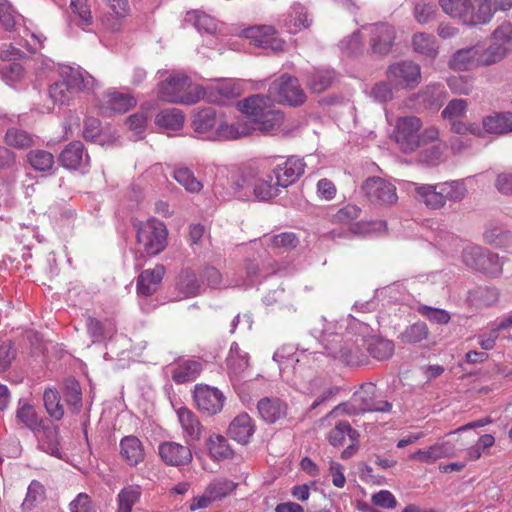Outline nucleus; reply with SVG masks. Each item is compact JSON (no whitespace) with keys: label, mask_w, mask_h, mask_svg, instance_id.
Segmentation results:
<instances>
[{"label":"nucleus","mask_w":512,"mask_h":512,"mask_svg":"<svg viewBox=\"0 0 512 512\" xmlns=\"http://www.w3.org/2000/svg\"><path fill=\"white\" fill-rule=\"evenodd\" d=\"M511 50V47L495 41V43L491 44L489 47L482 51L478 57V62L480 65L490 66L504 59L508 52Z\"/></svg>","instance_id":"58836bf2"},{"label":"nucleus","mask_w":512,"mask_h":512,"mask_svg":"<svg viewBox=\"0 0 512 512\" xmlns=\"http://www.w3.org/2000/svg\"><path fill=\"white\" fill-rule=\"evenodd\" d=\"M369 29L371 51L377 55H387L391 51L396 38L394 27L387 23H376L371 25Z\"/></svg>","instance_id":"ddd939ff"},{"label":"nucleus","mask_w":512,"mask_h":512,"mask_svg":"<svg viewBox=\"0 0 512 512\" xmlns=\"http://www.w3.org/2000/svg\"><path fill=\"white\" fill-rule=\"evenodd\" d=\"M418 158L419 162L428 166L438 165L443 159V149L440 144L424 145Z\"/></svg>","instance_id":"bf43d9fd"},{"label":"nucleus","mask_w":512,"mask_h":512,"mask_svg":"<svg viewBox=\"0 0 512 512\" xmlns=\"http://www.w3.org/2000/svg\"><path fill=\"white\" fill-rule=\"evenodd\" d=\"M461 257L465 266L474 271L488 276H498L502 272L503 261L497 254L482 247H467Z\"/></svg>","instance_id":"20e7f679"},{"label":"nucleus","mask_w":512,"mask_h":512,"mask_svg":"<svg viewBox=\"0 0 512 512\" xmlns=\"http://www.w3.org/2000/svg\"><path fill=\"white\" fill-rule=\"evenodd\" d=\"M107 106L105 110H110L114 113H125L136 105V100L126 93L120 92H109L107 93Z\"/></svg>","instance_id":"c9c22d12"},{"label":"nucleus","mask_w":512,"mask_h":512,"mask_svg":"<svg viewBox=\"0 0 512 512\" xmlns=\"http://www.w3.org/2000/svg\"><path fill=\"white\" fill-rule=\"evenodd\" d=\"M467 109V101L464 99H453L448 102L446 107L442 110L441 116L450 121L458 119L462 116Z\"/></svg>","instance_id":"69168bd1"},{"label":"nucleus","mask_w":512,"mask_h":512,"mask_svg":"<svg viewBox=\"0 0 512 512\" xmlns=\"http://www.w3.org/2000/svg\"><path fill=\"white\" fill-rule=\"evenodd\" d=\"M387 78L396 86L415 87L420 83V66L412 61H400L391 64L387 69Z\"/></svg>","instance_id":"f8f14e48"},{"label":"nucleus","mask_w":512,"mask_h":512,"mask_svg":"<svg viewBox=\"0 0 512 512\" xmlns=\"http://www.w3.org/2000/svg\"><path fill=\"white\" fill-rule=\"evenodd\" d=\"M269 183V180L257 175L252 169H238L230 172L226 184L220 182L216 187L222 186L225 190L221 194L223 199L235 197L239 200L266 201L275 197V186Z\"/></svg>","instance_id":"f257e3e1"},{"label":"nucleus","mask_w":512,"mask_h":512,"mask_svg":"<svg viewBox=\"0 0 512 512\" xmlns=\"http://www.w3.org/2000/svg\"><path fill=\"white\" fill-rule=\"evenodd\" d=\"M512 7V0H480L477 9L472 12L470 25H480L490 22L498 10H507Z\"/></svg>","instance_id":"a211bd4d"},{"label":"nucleus","mask_w":512,"mask_h":512,"mask_svg":"<svg viewBox=\"0 0 512 512\" xmlns=\"http://www.w3.org/2000/svg\"><path fill=\"white\" fill-rule=\"evenodd\" d=\"M70 9L74 15L72 21H75L78 27L85 30L92 24L93 17L87 0H70Z\"/></svg>","instance_id":"ea45409f"},{"label":"nucleus","mask_w":512,"mask_h":512,"mask_svg":"<svg viewBox=\"0 0 512 512\" xmlns=\"http://www.w3.org/2000/svg\"><path fill=\"white\" fill-rule=\"evenodd\" d=\"M421 120L415 116H407L397 121L395 141L404 153H411L420 147Z\"/></svg>","instance_id":"1a4fd4ad"},{"label":"nucleus","mask_w":512,"mask_h":512,"mask_svg":"<svg viewBox=\"0 0 512 512\" xmlns=\"http://www.w3.org/2000/svg\"><path fill=\"white\" fill-rule=\"evenodd\" d=\"M263 99L256 95L243 100V112L251 124V133L259 130L269 134L279 129L283 123L284 115L279 110H272L261 106Z\"/></svg>","instance_id":"f03ea898"},{"label":"nucleus","mask_w":512,"mask_h":512,"mask_svg":"<svg viewBox=\"0 0 512 512\" xmlns=\"http://www.w3.org/2000/svg\"><path fill=\"white\" fill-rule=\"evenodd\" d=\"M175 180L190 192H199L202 184L195 177L193 172L188 168H178L174 171Z\"/></svg>","instance_id":"13d9d810"},{"label":"nucleus","mask_w":512,"mask_h":512,"mask_svg":"<svg viewBox=\"0 0 512 512\" xmlns=\"http://www.w3.org/2000/svg\"><path fill=\"white\" fill-rule=\"evenodd\" d=\"M305 163L302 159L296 157L288 158L283 165H277L272 174H267L265 178L270 181V185L275 186V196L279 193V188H286L295 183L304 173Z\"/></svg>","instance_id":"0eeeda50"},{"label":"nucleus","mask_w":512,"mask_h":512,"mask_svg":"<svg viewBox=\"0 0 512 512\" xmlns=\"http://www.w3.org/2000/svg\"><path fill=\"white\" fill-rule=\"evenodd\" d=\"M165 274L163 265H156L153 269L142 271L137 278V292L142 296H150L156 292Z\"/></svg>","instance_id":"5701e85b"},{"label":"nucleus","mask_w":512,"mask_h":512,"mask_svg":"<svg viewBox=\"0 0 512 512\" xmlns=\"http://www.w3.org/2000/svg\"><path fill=\"white\" fill-rule=\"evenodd\" d=\"M436 13L437 7L432 3H417L414 7L415 19L420 24H426L432 21Z\"/></svg>","instance_id":"338daca9"},{"label":"nucleus","mask_w":512,"mask_h":512,"mask_svg":"<svg viewBox=\"0 0 512 512\" xmlns=\"http://www.w3.org/2000/svg\"><path fill=\"white\" fill-rule=\"evenodd\" d=\"M191 80L188 76H171L159 85V97L170 103L194 104L197 99L188 92Z\"/></svg>","instance_id":"423d86ee"},{"label":"nucleus","mask_w":512,"mask_h":512,"mask_svg":"<svg viewBox=\"0 0 512 512\" xmlns=\"http://www.w3.org/2000/svg\"><path fill=\"white\" fill-rule=\"evenodd\" d=\"M178 418L185 432L193 440H199L201 438L202 430L204 428L191 410L184 407L180 408L178 410Z\"/></svg>","instance_id":"f704fd0d"},{"label":"nucleus","mask_w":512,"mask_h":512,"mask_svg":"<svg viewBox=\"0 0 512 512\" xmlns=\"http://www.w3.org/2000/svg\"><path fill=\"white\" fill-rule=\"evenodd\" d=\"M268 96L278 103H285L298 107L305 103L307 96L297 77L283 74L275 79L269 86Z\"/></svg>","instance_id":"7ed1b4c3"},{"label":"nucleus","mask_w":512,"mask_h":512,"mask_svg":"<svg viewBox=\"0 0 512 512\" xmlns=\"http://www.w3.org/2000/svg\"><path fill=\"white\" fill-rule=\"evenodd\" d=\"M346 436H348L352 442H355L359 438V433L351 427L349 422L339 421L329 432L328 440L331 445L337 447L343 445Z\"/></svg>","instance_id":"4c0bfd02"},{"label":"nucleus","mask_w":512,"mask_h":512,"mask_svg":"<svg viewBox=\"0 0 512 512\" xmlns=\"http://www.w3.org/2000/svg\"><path fill=\"white\" fill-rule=\"evenodd\" d=\"M244 34L258 47L271 48L274 51L282 50V42L276 39V30L273 26L250 27L244 31Z\"/></svg>","instance_id":"412c9836"},{"label":"nucleus","mask_w":512,"mask_h":512,"mask_svg":"<svg viewBox=\"0 0 512 512\" xmlns=\"http://www.w3.org/2000/svg\"><path fill=\"white\" fill-rule=\"evenodd\" d=\"M167 229L163 222L151 218L140 223L137 228V241L144 247V252L155 256L162 252L167 245Z\"/></svg>","instance_id":"39448f33"},{"label":"nucleus","mask_w":512,"mask_h":512,"mask_svg":"<svg viewBox=\"0 0 512 512\" xmlns=\"http://www.w3.org/2000/svg\"><path fill=\"white\" fill-rule=\"evenodd\" d=\"M478 55L479 51L476 47L463 48L452 55L448 65L453 70L465 71L479 64Z\"/></svg>","instance_id":"bb28decb"},{"label":"nucleus","mask_w":512,"mask_h":512,"mask_svg":"<svg viewBox=\"0 0 512 512\" xmlns=\"http://www.w3.org/2000/svg\"><path fill=\"white\" fill-rule=\"evenodd\" d=\"M271 244L275 248H281L285 251H289L298 246L299 239L293 232H283L274 235L271 238Z\"/></svg>","instance_id":"0e129e2a"},{"label":"nucleus","mask_w":512,"mask_h":512,"mask_svg":"<svg viewBox=\"0 0 512 512\" xmlns=\"http://www.w3.org/2000/svg\"><path fill=\"white\" fill-rule=\"evenodd\" d=\"M257 410L266 423L273 424L287 416L288 405L279 398L264 397L258 401Z\"/></svg>","instance_id":"6ab92c4d"},{"label":"nucleus","mask_w":512,"mask_h":512,"mask_svg":"<svg viewBox=\"0 0 512 512\" xmlns=\"http://www.w3.org/2000/svg\"><path fill=\"white\" fill-rule=\"evenodd\" d=\"M17 421L24 424L33 432L39 431L42 427V421L39 419L35 408L30 404H24L16 412Z\"/></svg>","instance_id":"a18cd8bd"},{"label":"nucleus","mask_w":512,"mask_h":512,"mask_svg":"<svg viewBox=\"0 0 512 512\" xmlns=\"http://www.w3.org/2000/svg\"><path fill=\"white\" fill-rule=\"evenodd\" d=\"M222 116V114H218L215 108L205 107L193 114L191 126L196 133L204 134L215 130Z\"/></svg>","instance_id":"b1692460"},{"label":"nucleus","mask_w":512,"mask_h":512,"mask_svg":"<svg viewBox=\"0 0 512 512\" xmlns=\"http://www.w3.org/2000/svg\"><path fill=\"white\" fill-rule=\"evenodd\" d=\"M483 237L487 244L494 245L496 247L509 246L512 243L511 232L498 226L488 227L485 230Z\"/></svg>","instance_id":"49530a36"},{"label":"nucleus","mask_w":512,"mask_h":512,"mask_svg":"<svg viewBox=\"0 0 512 512\" xmlns=\"http://www.w3.org/2000/svg\"><path fill=\"white\" fill-rule=\"evenodd\" d=\"M441 194L442 191L439 188V184H427L416 187L417 198L431 209H440L445 205L446 201Z\"/></svg>","instance_id":"c756f323"},{"label":"nucleus","mask_w":512,"mask_h":512,"mask_svg":"<svg viewBox=\"0 0 512 512\" xmlns=\"http://www.w3.org/2000/svg\"><path fill=\"white\" fill-rule=\"evenodd\" d=\"M64 80H58L51 84L48 89V103L46 105L48 110L54 111L56 108L61 110L64 98Z\"/></svg>","instance_id":"e2e57ef3"},{"label":"nucleus","mask_w":512,"mask_h":512,"mask_svg":"<svg viewBox=\"0 0 512 512\" xmlns=\"http://www.w3.org/2000/svg\"><path fill=\"white\" fill-rule=\"evenodd\" d=\"M320 343L331 357L334 359H341L345 348V336L337 332L324 330L320 335Z\"/></svg>","instance_id":"2f4dec72"},{"label":"nucleus","mask_w":512,"mask_h":512,"mask_svg":"<svg viewBox=\"0 0 512 512\" xmlns=\"http://www.w3.org/2000/svg\"><path fill=\"white\" fill-rule=\"evenodd\" d=\"M185 21L193 22L199 32L207 34L214 33L217 28L215 20L211 16L197 11L187 13Z\"/></svg>","instance_id":"5fc2aeb1"},{"label":"nucleus","mask_w":512,"mask_h":512,"mask_svg":"<svg viewBox=\"0 0 512 512\" xmlns=\"http://www.w3.org/2000/svg\"><path fill=\"white\" fill-rule=\"evenodd\" d=\"M43 402L47 414L54 420H61L64 416V406L61 394L55 388H46L43 393Z\"/></svg>","instance_id":"473e14b6"},{"label":"nucleus","mask_w":512,"mask_h":512,"mask_svg":"<svg viewBox=\"0 0 512 512\" xmlns=\"http://www.w3.org/2000/svg\"><path fill=\"white\" fill-rule=\"evenodd\" d=\"M255 432V426L247 413L236 416L230 423L227 434L240 444H247Z\"/></svg>","instance_id":"393cba45"},{"label":"nucleus","mask_w":512,"mask_h":512,"mask_svg":"<svg viewBox=\"0 0 512 512\" xmlns=\"http://www.w3.org/2000/svg\"><path fill=\"white\" fill-rule=\"evenodd\" d=\"M367 200L377 205H392L398 197L396 187L380 177H370L361 186Z\"/></svg>","instance_id":"9d476101"},{"label":"nucleus","mask_w":512,"mask_h":512,"mask_svg":"<svg viewBox=\"0 0 512 512\" xmlns=\"http://www.w3.org/2000/svg\"><path fill=\"white\" fill-rule=\"evenodd\" d=\"M439 188L445 201L459 202L464 199L467 192L464 183L461 181L440 183Z\"/></svg>","instance_id":"6e6d98bb"},{"label":"nucleus","mask_w":512,"mask_h":512,"mask_svg":"<svg viewBox=\"0 0 512 512\" xmlns=\"http://www.w3.org/2000/svg\"><path fill=\"white\" fill-rule=\"evenodd\" d=\"M361 213V209L352 204H348L343 208L339 209L333 216V221L339 224H349L353 220H356Z\"/></svg>","instance_id":"774afa93"},{"label":"nucleus","mask_w":512,"mask_h":512,"mask_svg":"<svg viewBox=\"0 0 512 512\" xmlns=\"http://www.w3.org/2000/svg\"><path fill=\"white\" fill-rule=\"evenodd\" d=\"M161 459L171 466H184L192 461V452L188 446L167 441L158 448Z\"/></svg>","instance_id":"f3484780"},{"label":"nucleus","mask_w":512,"mask_h":512,"mask_svg":"<svg viewBox=\"0 0 512 512\" xmlns=\"http://www.w3.org/2000/svg\"><path fill=\"white\" fill-rule=\"evenodd\" d=\"M486 135H506L512 133V112H492L482 118Z\"/></svg>","instance_id":"4be33fe9"},{"label":"nucleus","mask_w":512,"mask_h":512,"mask_svg":"<svg viewBox=\"0 0 512 512\" xmlns=\"http://www.w3.org/2000/svg\"><path fill=\"white\" fill-rule=\"evenodd\" d=\"M5 143L16 149H26L31 147L34 141L32 135L28 132L13 127L7 130Z\"/></svg>","instance_id":"de8ad7c7"},{"label":"nucleus","mask_w":512,"mask_h":512,"mask_svg":"<svg viewBox=\"0 0 512 512\" xmlns=\"http://www.w3.org/2000/svg\"><path fill=\"white\" fill-rule=\"evenodd\" d=\"M120 453L131 466L138 465L145 458L141 441L133 435L126 436L120 441Z\"/></svg>","instance_id":"a878e982"},{"label":"nucleus","mask_w":512,"mask_h":512,"mask_svg":"<svg viewBox=\"0 0 512 512\" xmlns=\"http://www.w3.org/2000/svg\"><path fill=\"white\" fill-rule=\"evenodd\" d=\"M210 456L215 460L227 459L233 456L227 440L221 435H212L207 440Z\"/></svg>","instance_id":"a19ab883"},{"label":"nucleus","mask_w":512,"mask_h":512,"mask_svg":"<svg viewBox=\"0 0 512 512\" xmlns=\"http://www.w3.org/2000/svg\"><path fill=\"white\" fill-rule=\"evenodd\" d=\"M95 79L82 67L66 65V92L89 94L93 92Z\"/></svg>","instance_id":"dca6fc26"},{"label":"nucleus","mask_w":512,"mask_h":512,"mask_svg":"<svg viewBox=\"0 0 512 512\" xmlns=\"http://www.w3.org/2000/svg\"><path fill=\"white\" fill-rule=\"evenodd\" d=\"M84 145L75 141L66 146V169H77L83 161Z\"/></svg>","instance_id":"680f3d73"},{"label":"nucleus","mask_w":512,"mask_h":512,"mask_svg":"<svg viewBox=\"0 0 512 512\" xmlns=\"http://www.w3.org/2000/svg\"><path fill=\"white\" fill-rule=\"evenodd\" d=\"M28 162L37 171H47L54 164L53 155L44 150H32L27 155Z\"/></svg>","instance_id":"864d4df0"},{"label":"nucleus","mask_w":512,"mask_h":512,"mask_svg":"<svg viewBox=\"0 0 512 512\" xmlns=\"http://www.w3.org/2000/svg\"><path fill=\"white\" fill-rule=\"evenodd\" d=\"M45 499L44 486L36 480H33L27 490L26 497L22 503V510L24 512L31 510L38 503Z\"/></svg>","instance_id":"603ef678"},{"label":"nucleus","mask_w":512,"mask_h":512,"mask_svg":"<svg viewBox=\"0 0 512 512\" xmlns=\"http://www.w3.org/2000/svg\"><path fill=\"white\" fill-rule=\"evenodd\" d=\"M193 399L200 412L212 416L222 410L226 398L215 387L197 384L193 391Z\"/></svg>","instance_id":"9b49d317"},{"label":"nucleus","mask_w":512,"mask_h":512,"mask_svg":"<svg viewBox=\"0 0 512 512\" xmlns=\"http://www.w3.org/2000/svg\"><path fill=\"white\" fill-rule=\"evenodd\" d=\"M20 15L7 0H0V23L6 31H13Z\"/></svg>","instance_id":"052dcab7"},{"label":"nucleus","mask_w":512,"mask_h":512,"mask_svg":"<svg viewBox=\"0 0 512 512\" xmlns=\"http://www.w3.org/2000/svg\"><path fill=\"white\" fill-rule=\"evenodd\" d=\"M339 73L328 66H312L302 71V79L311 93L321 94L339 82Z\"/></svg>","instance_id":"6e6552de"},{"label":"nucleus","mask_w":512,"mask_h":512,"mask_svg":"<svg viewBox=\"0 0 512 512\" xmlns=\"http://www.w3.org/2000/svg\"><path fill=\"white\" fill-rule=\"evenodd\" d=\"M237 484L228 479H216L212 481L207 487L206 492L210 495L213 501L221 500L228 496L235 490Z\"/></svg>","instance_id":"3c124183"},{"label":"nucleus","mask_w":512,"mask_h":512,"mask_svg":"<svg viewBox=\"0 0 512 512\" xmlns=\"http://www.w3.org/2000/svg\"><path fill=\"white\" fill-rule=\"evenodd\" d=\"M413 49L427 58L434 59L438 55V44L434 35L424 32L416 33L412 39Z\"/></svg>","instance_id":"7c9ffc66"},{"label":"nucleus","mask_w":512,"mask_h":512,"mask_svg":"<svg viewBox=\"0 0 512 512\" xmlns=\"http://www.w3.org/2000/svg\"><path fill=\"white\" fill-rule=\"evenodd\" d=\"M156 122L160 127L177 130L183 126L184 116L179 109H165L157 115Z\"/></svg>","instance_id":"37998d69"},{"label":"nucleus","mask_w":512,"mask_h":512,"mask_svg":"<svg viewBox=\"0 0 512 512\" xmlns=\"http://www.w3.org/2000/svg\"><path fill=\"white\" fill-rule=\"evenodd\" d=\"M141 491L139 486H128L123 488L117 497V512H132V507L139 501Z\"/></svg>","instance_id":"c03bdc74"},{"label":"nucleus","mask_w":512,"mask_h":512,"mask_svg":"<svg viewBox=\"0 0 512 512\" xmlns=\"http://www.w3.org/2000/svg\"><path fill=\"white\" fill-rule=\"evenodd\" d=\"M66 403L73 413L79 412L82 407L81 388L74 378H66Z\"/></svg>","instance_id":"4d7b16f0"},{"label":"nucleus","mask_w":512,"mask_h":512,"mask_svg":"<svg viewBox=\"0 0 512 512\" xmlns=\"http://www.w3.org/2000/svg\"><path fill=\"white\" fill-rule=\"evenodd\" d=\"M202 364L197 360H185L172 371V379L178 384L195 380L202 371Z\"/></svg>","instance_id":"c85d7f7f"},{"label":"nucleus","mask_w":512,"mask_h":512,"mask_svg":"<svg viewBox=\"0 0 512 512\" xmlns=\"http://www.w3.org/2000/svg\"><path fill=\"white\" fill-rule=\"evenodd\" d=\"M251 127L246 114L231 124L225 122L222 117L213 133L219 140H236L250 135Z\"/></svg>","instance_id":"aec40b11"},{"label":"nucleus","mask_w":512,"mask_h":512,"mask_svg":"<svg viewBox=\"0 0 512 512\" xmlns=\"http://www.w3.org/2000/svg\"><path fill=\"white\" fill-rule=\"evenodd\" d=\"M44 442L43 445L46 451L59 458L62 459V446H61V431L58 426L53 427H45L44 428Z\"/></svg>","instance_id":"79ce46f5"},{"label":"nucleus","mask_w":512,"mask_h":512,"mask_svg":"<svg viewBox=\"0 0 512 512\" xmlns=\"http://www.w3.org/2000/svg\"><path fill=\"white\" fill-rule=\"evenodd\" d=\"M429 330L425 322H416L408 327L399 335L403 343L415 344L427 339Z\"/></svg>","instance_id":"09e8293b"},{"label":"nucleus","mask_w":512,"mask_h":512,"mask_svg":"<svg viewBox=\"0 0 512 512\" xmlns=\"http://www.w3.org/2000/svg\"><path fill=\"white\" fill-rule=\"evenodd\" d=\"M177 288L185 298H189L199 295L201 286L194 271L185 269L179 274Z\"/></svg>","instance_id":"72a5a7b5"},{"label":"nucleus","mask_w":512,"mask_h":512,"mask_svg":"<svg viewBox=\"0 0 512 512\" xmlns=\"http://www.w3.org/2000/svg\"><path fill=\"white\" fill-rule=\"evenodd\" d=\"M442 10L452 18L465 19L471 8L470 0H439Z\"/></svg>","instance_id":"8fccbe9b"},{"label":"nucleus","mask_w":512,"mask_h":512,"mask_svg":"<svg viewBox=\"0 0 512 512\" xmlns=\"http://www.w3.org/2000/svg\"><path fill=\"white\" fill-rule=\"evenodd\" d=\"M340 360L349 366H359L367 363L366 336H353L350 332H347L345 335V348Z\"/></svg>","instance_id":"2eb2a0df"},{"label":"nucleus","mask_w":512,"mask_h":512,"mask_svg":"<svg viewBox=\"0 0 512 512\" xmlns=\"http://www.w3.org/2000/svg\"><path fill=\"white\" fill-rule=\"evenodd\" d=\"M366 351L377 360H387L394 353V343L377 336L366 337Z\"/></svg>","instance_id":"cd10ccee"},{"label":"nucleus","mask_w":512,"mask_h":512,"mask_svg":"<svg viewBox=\"0 0 512 512\" xmlns=\"http://www.w3.org/2000/svg\"><path fill=\"white\" fill-rule=\"evenodd\" d=\"M249 366V355L239 345L232 343L227 357V367L234 374H240Z\"/></svg>","instance_id":"e433bc0d"},{"label":"nucleus","mask_w":512,"mask_h":512,"mask_svg":"<svg viewBox=\"0 0 512 512\" xmlns=\"http://www.w3.org/2000/svg\"><path fill=\"white\" fill-rule=\"evenodd\" d=\"M376 385L368 382L360 386V389L353 394V401L358 404L362 412H389L392 404L386 400H376Z\"/></svg>","instance_id":"4468645a"}]
</instances>
